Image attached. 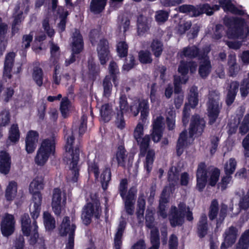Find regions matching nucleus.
Masks as SVG:
<instances>
[{"instance_id":"nucleus-54","label":"nucleus","mask_w":249,"mask_h":249,"mask_svg":"<svg viewBox=\"0 0 249 249\" xmlns=\"http://www.w3.org/2000/svg\"><path fill=\"white\" fill-rule=\"evenodd\" d=\"M237 165V162L235 159L231 158L225 163L224 170L226 175H231L234 172Z\"/></svg>"},{"instance_id":"nucleus-51","label":"nucleus","mask_w":249,"mask_h":249,"mask_svg":"<svg viewBox=\"0 0 249 249\" xmlns=\"http://www.w3.org/2000/svg\"><path fill=\"white\" fill-rule=\"evenodd\" d=\"M71 107V106L68 99L67 98H63L61 102L60 109L61 114L64 117L68 116Z\"/></svg>"},{"instance_id":"nucleus-38","label":"nucleus","mask_w":249,"mask_h":249,"mask_svg":"<svg viewBox=\"0 0 249 249\" xmlns=\"http://www.w3.org/2000/svg\"><path fill=\"white\" fill-rule=\"evenodd\" d=\"M188 103L192 108H195L198 103V93L197 88L193 87L190 89L188 96Z\"/></svg>"},{"instance_id":"nucleus-44","label":"nucleus","mask_w":249,"mask_h":249,"mask_svg":"<svg viewBox=\"0 0 249 249\" xmlns=\"http://www.w3.org/2000/svg\"><path fill=\"white\" fill-rule=\"evenodd\" d=\"M145 201L143 195L139 196L138 200V209L137 211V218L140 221L143 219L144 211L145 210Z\"/></svg>"},{"instance_id":"nucleus-5","label":"nucleus","mask_w":249,"mask_h":249,"mask_svg":"<svg viewBox=\"0 0 249 249\" xmlns=\"http://www.w3.org/2000/svg\"><path fill=\"white\" fill-rule=\"evenodd\" d=\"M90 36V41L93 45L98 42L97 52L100 63L102 65L105 64L110 56L108 41L106 39L101 38L98 32L96 30L91 31Z\"/></svg>"},{"instance_id":"nucleus-41","label":"nucleus","mask_w":249,"mask_h":249,"mask_svg":"<svg viewBox=\"0 0 249 249\" xmlns=\"http://www.w3.org/2000/svg\"><path fill=\"white\" fill-rule=\"evenodd\" d=\"M219 2L225 11L240 14V11L232 4L231 0H219Z\"/></svg>"},{"instance_id":"nucleus-23","label":"nucleus","mask_w":249,"mask_h":249,"mask_svg":"<svg viewBox=\"0 0 249 249\" xmlns=\"http://www.w3.org/2000/svg\"><path fill=\"white\" fill-rule=\"evenodd\" d=\"M97 105L100 107V113L102 119L105 122H108L114 114L112 105L109 103H105L100 105L98 103Z\"/></svg>"},{"instance_id":"nucleus-19","label":"nucleus","mask_w":249,"mask_h":249,"mask_svg":"<svg viewBox=\"0 0 249 249\" xmlns=\"http://www.w3.org/2000/svg\"><path fill=\"white\" fill-rule=\"evenodd\" d=\"M237 230L233 227H230L224 233V242L222 244L221 249H227L231 246L235 242L237 236Z\"/></svg>"},{"instance_id":"nucleus-58","label":"nucleus","mask_w":249,"mask_h":249,"mask_svg":"<svg viewBox=\"0 0 249 249\" xmlns=\"http://www.w3.org/2000/svg\"><path fill=\"white\" fill-rule=\"evenodd\" d=\"M178 178V171L176 167H172L168 171V180L170 183L174 185Z\"/></svg>"},{"instance_id":"nucleus-29","label":"nucleus","mask_w":249,"mask_h":249,"mask_svg":"<svg viewBox=\"0 0 249 249\" xmlns=\"http://www.w3.org/2000/svg\"><path fill=\"white\" fill-rule=\"evenodd\" d=\"M126 221L122 219L120 221L117 231L114 237V246L115 249H120L122 245V237L126 226Z\"/></svg>"},{"instance_id":"nucleus-60","label":"nucleus","mask_w":249,"mask_h":249,"mask_svg":"<svg viewBox=\"0 0 249 249\" xmlns=\"http://www.w3.org/2000/svg\"><path fill=\"white\" fill-rule=\"evenodd\" d=\"M117 51L120 57H124L126 55L128 51V46L124 41L119 42L117 46Z\"/></svg>"},{"instance_id":"nucleus-18","label":"nucleus","mask_w":249,"mask_h":249,"mask_svg":"<svg viewBox=\"0 0 249 249\" xmlns=\"http://www.w3.org/2000/svg\"><path fill=\"white\" fill-rule=\"evenodd\" d=\"M210 50L209 47H206V49L204 52L203 54H200L201 55L202 59L200 62L198 72L201 77H206L210 73L211 71V65L209 58L207 57V54L209 52Z\"/></svg>"},{"instance_id":"nucleus-27","label":"nucleus","mask_w":249,"mask_h":249,"mask_svg":"<svg viewBox=\"0 0 249 249\" xmlns=\"http://www.w3.org/2000/svg\"><path fill=\"white\" fill-rule=\"evenodd\" d=\"M136 191L130 190L125 198V209L126 213L132 215L134 211L135 196Z\"/></svg>"},{"instance_id":"nucleus-47","label":"nucleus","mask_w":249,"mask_h":249,"mask_svg":"<svg viewBox=\"0 0 249 249\" xmlns=\"http://www.w3.org/2000/svg\"><path fill=\"white\" fill-rule=\"evenodd\" d=\"M219 9V6L218 5H214V6L211 7L209 4H205L202 6H200L197 7V11L199 12V15L205 13L207 15H212L214 11H217Z\"/></svg>"},{"instance_id":"nucleus-28","label":"nucleus","mask_w":249,"mask_h":249,"mask_svg":"<svg viewBox=\"0 0 249 249\" xmlns=\"http://www.w3.org/2000/svg\"><path fill=\"white\" fill-rule=\"evenodd\" d=\"M206 47L204 49V51L206 49ZM201 52L198 53V48L195 46H189L184 48L183 50L179 53V55L181 57H186L188 58H193L197 56L199 54V58H201L200 54H203Z\"/></svg>"},{"instance_id":"nucleus-64","label":"nucleus","mask_w":249,"mask_h":249,"mask_svg":"<svg viewBox=\"0 0 249 249\" xmlns=\"http://www.w3.org/2000/svg\"><path fill=\"white\" fill-rule=\"evenodd\" d=\"M240 132L245 134L249 130V114L246 115L240 126Z\"/></svg>"},{"instance_id":"nucleus-11","label":"nucleus","mask_w":249,"mask_h":249,"mask_svg":"<svg viewBox=\"0 0 249 249\" xmlns=\"http://www.w3.org/2000/svg\"><path fill=\"white\" fill-rule=\"evenodd\" d=\"M67 196L65 192L59 188H55L53 190L52 207V209L56 215H60L65 207Z\"/></svg>"},{"instance_id":"nucleus-50","label":"nucleus","mask_w":249,"mask_h":249,"mask_svg":"<svg viewBox=\"0 0 249 249\" xmlns=\"http://www.w3.org/2000/svg\"><path fill=\"white\" fill-rule=\"evenodd\" d=\"M150 241L152 245L149 249H159L160 246V237L158 230L153 229L151 231Z\"/></svg>"},{"instance_id":"nucleus-56","label":"nucleus","mask_w":249,"mask_h":249,"mask_svg":"<svg viewBox=\"0 0 249 249\" xmlns=\"http://www.w3.org/2000/svg\"><path fill=\"white\" fill-rule=\"evenodd\" d=\"M104 93L105 97H108L111 92L112 85L111 82V77L107 76L103 81Z\"/></svg>"},{"instance_id":"nucleus-16","label":"nucleus","mask_w":249,"mask_h":249,"mask_svg":"<svg viewBox=\"0 0 249 249\" xmlns=\"http://www.w3.org/2000/svg\"><path fill=\"white\" fill-rule=\"evenodd\" d=\"M163 117L161 115L153 116V130L151 133L152 140L155 142L160 141L162 136Z\"/></svg>"},{"instance_id":"nucleus-63","label":"nucleus","mask_w":249,"mask_h":249,"mask_svg":"<svg viewBox=\"0 0 249 249\" xmlns=\"http://www.w3.org/2000/svg\"><path fill=\"white\" fill-rule=\"evenodd\" d=\"M218 202L216 200H214L212 201L209 211V218L211 220H213L215 218L218 212Z\"/></svg>"},{"instance_id":"nucleus-17","label":"nucleus","mask_w":249,"mask_h":249,"mask_svg":"<svg viewBox=\"0 0 249 249\" xmlns=\"http://www.w3.org/2000/svg\"><path fill=\"white\" fill-rule=\"evenodd\" d=\"M39 139L38 132L34 130L29 131L25 138V149L30 154L33 153L36 148Z\"/></svg>"},{"instance_id":"nucleus-35","label":"nucleus","mask_w":249,"mask_h":249,"mask_svg":"<svg viewBox=\"0 0 249 249\" xmlns=\"http://www.w3.org/2000/svg\"><path fill=\"white\" fill-rule=\"evenodd\" d=\"M7 25L3 23L0 18V56L5 51L6 44V38L5 34L7 32Z\"/></svg>"},{"instance_id":"nucleus-2","label":"nucleus","mask_w":249,"mask_h":249,"mask_svg":"<svg viewBox=\"0 0 249 249\" xmlns=\"http://www.w3.org/2000/svg\"><path fill=\"white\" fill-rule=\"evenodd\" d=\"M205 125V121L200 119L198 115L192 117L189 129V136H187V131H184L180 134L178 138L177 146V153L178 156L182 153L184 146L193 142V137L195 133L200 134L203 132Z\"/></svg>"},{"instance_id":"nucleus-3","label":"nucleus","mask_w":249,"mask_h":249,"mask_svg":"<svg viewBox=\"0 0 249 249\" xmlns=\"http://www.w3.org/2000/svg\"><path fill=\"white\" fill-rule=\"evenodd\" d=\"M44 188L43 178L37 176L32 181L29 185V192L33 195V201L31 203L30 211L32 217L36 219L40 213L42 196L40 191Z\"/></svg>"},{"instance_id":"nucleus-7","label":"nucleus","mask_w":249,"mask_h":249,"mask_svg":"<svg viewBox=\"0 0 249 249\" xmlns=\"http://www.w3.org/2000/svg\"><path fill=\"white\" fill-rule=\"evenodd\" d=\"M28 214L24 213L20 217V223L21 231L24 235L31 236L30 244H34L36 243V239L38 237L37 233L38 226L35 220L32 224Z\"/></svg>"},{"instance_id":"nucleus-53","label":"nucleus","mask_w":249,"mask_h":249,"mask_svg":"<svg viewBox=\"0 0 249 249\" xmlns=\"http://www.w3.org/2000/svg\"><path fill=\"white\" fill-rule=\"evenodd\" d=\"M151 48L154 55L156 57L160 56L163 50V45L161 42L158 40H154L151 43Z\"/></svg>"},{"instance_id":"nucleus-40","label":"nucleus","mask_w":249,"mask_h":249,"mask_svg":"<svg viewBox=\"0 0 249 249\" xmlns=\"http://www.w3.org/2000/svg\"><path fill=\"white\" fill-rule=\"evenodd\" d=\"M107 0H92L90 3V10L95 14L101 12L105 8Z\"/></svg>"},{"instance_id":"nucleus-12","label":"nucleus","mask_w":249,"mask_h":249,"mask_svg":"<svg viewBox=\"0 0 249 249\" xmlns=\"http://www.w3.org/2000/svg\"><path fill=\"white\" fill-rule=\"evenodd\" d=\"M101 213V209L100 207V203L98 201L93 203H88L83 208L81 218L83 222L86 225L89 224L91 221L92 217L94 216L98 218Z\"/></svg>"},{"instance_id":"nucleus-55","label":"nucleus","mask_w":249,"mask_h":249,"mask_svg":"<svg viewBox=\"0 0 249 249\" xmlns=\"http://www.w3.org/2000/svg\"><path fill=\"white\" fill-rule=\"evenodd\" d=\"M111 178V172L109 169L106 168L101 174V183L103 189L105 190L107 189L108 183Z\"/></svg>"},{"instance_id":"nucleus-31","label":"nucleus","mask_w":249,"mask_h":249,"mask_svg":"<svg viewBox=\"0 0 249 249\" xmlns=\"http://www.w3.org/2000/svg\"><path fill=\"white\" fill-rule=\"evenodd\" d=\"M239 88V84L235 81L230 83L228 87V94L226 99L227 104L228 105H231L234 101L237 92Z\"/></svg>"},{"instance_id":"nucleus-36","label":"nucleus","mask_w":249,"mask_h":249,"mask_svg":"<svg viewBox=\"0 0 249 249\" xmlns=\"http://www.w3.org/2000/svg\"><path fill=\"white\" fill-rule=\"evenodd\" d=\"M228 64L230 75L233 76L239 71L240 68L236 63L235 55L230 54L229 56Z\"/></svg>"},{"instance_id":"nucleus-46","label":"nucleus","mask_w":249,"mask_h":249,"mask_svg":"<svg viewBox=\"0 0 249 249\" xmlns=\"http://www.w3.org/2000/svg\"><path fill=\"white\" fill-rule=\"evenodd\" d=\"M20 8L18 7L16 8V15L14 16V20L12 24V32L13 33L17 32L18 28L17 27L23 20L22 17L23 9L19 10Z\"/></svg>"},{"instance_id":"nucleus-22","label":"nucleus","mask_w":249,"mask_h":249,"mask_svg":"<svg viewBox=\"0 0 249 249\" xmlns=\"http://www.w3.org/2000/svg\"><path fill=\"white\" fill-rule=\"evenodd\" d=\"M170 190L171 189L170 187H166L162 192L161 198L160 200L159 214L163 218H165L167 216V214L165 212V204L169 201Z\"/></svg>"},{"instance_id":"nucleus-10","label":"nucleus","mask_w":249,"mask_h":249,"mask_svg":"<svg viewBox=\"0 0 249 249\" xmlns=\"http://www.w3.org/2000/svg\"><path fill=\"white\" fill-rule=\"evenodd\" d=\"M76 229L75 224L71 221L68 216L64 217L60 228V233L62 236H68V241L66 243V249H73L74 247V235Z\"/></svg>"},{"instance_id":"nucleus-14","label":"nucleus","mask_w":249,"mask_h":249,"mask_svg":"<svg viewBox=\"0 0 249 249\" xmlns=\"http://www.w3.org/2000/svg\"><path fill=\"white\" fill-rule=\"evenodd\" d=\"M71 48L72 53L71 54L70 59L66 60L65 64L66 66H68L71 63L74 62L75 60L74 53H80L83 49L82 37L80 35L79 31L77 30H75L74 32L72 34Z\"/></svg>"},{"instance_id":"nucleus-15","label":"nucleus","mask_w":249,"mask_h":249,"mask_svg":"<svg viewBox=\"0 0 249 249\" xmlns=\"http://www.w3.org/2000/svg\"><path fill=\"white\" fill-rule=\"evenodd\" d=\"M16 220L13 214L5 213L1 218L0 230L2 235L9 236L12 235L15 230Z\"/></svg>"},{"instance_id":"nucleus-37","label":"nucleus","mask_w":249,"mask_h":249,"mask_svg":"<svg viewBox=\"0 0 249 249\" xmlns=\"http://www.w3.org/2000/svg\"><path fill=\"white\" fill-rule=\"evenodd\" d=\"M207 217L206 214L201 215L198 224L197 233L199 237H204L207 233Z\"/></svg>"},{"instance_id":"nucleus-6","label":"nucleus","mask_w":249,"mask_h":249,"mask_svg":"<svg viewBox=\"0 0 249 249\" xmlns=\"http://www.w3.org/2000/svg\"><path fill=\"white\" fill-rule=\"evenodd\" d=\"M178 207V210L175 206L172 207L171 209L170 221L171 225L173 227L181 225L184 222L185 215L189 221L193 219L192 211L189 207L186 208L184 203H180Z\"/></svg>"},{"instance_id":"nucleus-8","label":"nucleus","mask_w":249,"mask_h":249,"mask_svg":"<svg viewBox=\"0 0 249 249\" xmlns=\"http://www.w3.org/2000/svg\"><path fill=\"white\" fill-rule=\"evenodd\" d=\"M188 67L191 72L194 73L196 71L197 65L194 62H190L188 64L181 61L178 68V71L181 74L182 77L175 76L174 79L175 92L178 93L180 91V85L185 84L188 80L187 74L188 72Z\"/></svg>"},{"instance_id":"nucleus-1","label":"nucleus","mask_w":249,"mask_h":249,"mask_svg":"<svg viewBox=\"0 0 249 249\" xmlns=\"http://www.w3.org/2000/svg\"><path fill=\"white\" fill-rule=\"evenodd\" d=\"M77 130L69 131L66 134V142L65 145V153L64 160L69 168L67 180L70 183H75L79 177V149L77 145L74 144V135Z\"/></svg>"},{"instance_id":"nucleus-59","label":"nucleus","mask_w":249,"mask_h":249,"mask_svg":"<svg viewBox=\"0 0 249 249\" xmlns=\"http://www.w3.org/2000/svg\"><path fill=\"white\" fill-rule=\"evenodd\" d=\"M154 211L150 209H147L146 211L145 220L146 225L149 228H153L154 226Z\"/></svg>"},{"instance_id":"nucleus-43","label":"nucleus","mask_w":249,"mask_h":249,"mask_svg":"<svg viewBox=\"0 0 249 249\" xmlns=\"http://www.w3.org/2000/svg\"><path fill=\"white\" fill-rule=\"evenodd\" d=\"M43 222L45 228L47 230L53 229L55 227L54 219L48 212L43 213Z\"/></svg>"},{"instance_id":"nucleus-20","label":"nucleus","mask_w":249,"mask_h":249,"mask_svg":"<svg viewBox=\"0 0 249 249\" xmlns=\"http://www.w3.org/2000/svg\"><path fill=\"white\" fill-rule=\"evenodd\" d=\"M196 188L201 191L204 188L207 181L206 166L204 163H200L196 172Z\"/></svg>"},{"instance_id":"nucleus-39","label":"nucleus","mask_w":249,"mask_h":249,"mask_svg":"<svg viewBox=\"0 0 249 249\" xmlns=\"http://www.w3.org/2000/svg\"><path fill=\"white\" fill-rule=\"evenodd\" d=\"M32 76L33 80L36 85L39 87L42 85L43 72L41 68L37 66L34 67Z\"/></svg>"},{"instance_id":"nucleus-33","label":"nucleus","mask_w":249,"mask_h":249,"mask_svg":"<svg viewBox=\"0 0 249 249\" xmlns=\"http://www.w3.org/2000/svg\"><path fill=\"white\" fill-rule=\"evenodd\" d=\"M145 155V160L144 161V167L148 173H149L152 168L153 162L155 159V151L152 149H148L144 152L143 155Z\"/></svg>"},{"instance_id":"nucleus-32","label":"nucleus","mask_w":249,"mask_h":249,"mask_svg":"<svg viewBox=\"0 0 249 249\" xmlns=\"http://www.w3.org/2000/svg\"><path fill=\"white\" fill-rule=\"evenodd\" d=\"M149 29V20L146 18L141 16L138 18L137 32L139 36H143Z\"/></svg>"},{"instance_id":"nucleus-61","label":"nucleus","mask_w":249,"mask_h":249,"mask_svg":"<svg viewBox=\"0 0 249 249\" xmlns=\"http://www.w3.org/2000/svg\"><path fill=\"white\" fill-rule=\"evenodd\" d=\"M143 125L139 123L136 126L133 132V136L137 142L140 141V139L143 135Z\"/></svg>"},{"instance_id":"nucleus-26","label":"nucleus","mask_w":249,"mask_h":249,"mask_svg":"<svg viewBox=\"0 0 249 249\" xmlns=\"http://www.w3.org/2000/svg\"><path fill=\"white\" fill-rule=\"evenodd\" d=\"M126 151L123 146L118 147L112 158V162H116L119 166H124L126 160Z\"/></svg>"},{"instance_id":"nucleus-34","label":"nucleus","mask_w":249,"mask_h":249,"mask_svg":"<svg viewBox=\"0 0 249 249\" xmlns=\"http://www.w3.org/2000/svg\"><path fill=\"white\" fill-rule=\"evenodd\" d=\"M17 194V184L16 182L11 181L9 182L5 193V197L7 201L13 200Z\"/></svg>"},{"instance_id":"nucleus-45","label":"nucleus","mask_w":249,"mask_h":249,"mask_svg":"<svg viewBox=\"0 0 249 249\" xmlns=\"http://www.w3.org/2000/svg\"><path fill=\"white\" fill-rule=\"evenodd\" d=\"M93 157V155L91 154L89 155L88 171L89 174H93L95 178H97L99 174V168L94 160L93 161L91 160Z\"/></svg>"},{"instance_id":"nucleus-25","label":"nucleus","mask_w":249,"mask_h":249,"mask_svg":"<svg viewBox=\"0 0 249 249\" xmlns=\"http://www.w3.org/2000/svg\"><path fill=\"white\" fill-rule=\"evenodd\" d=\"M50 156H53L55 152V142L53 139L43 140L38 148Z\"/></svg>"},{"instance_id":"nucleus-62","label":"nucleus","mask_w":249,"mask_h":249,"mask_svg":"<svg viewBox=\"0 0 249 249\" xmlns=\"http://www.w3.org/2000/svg\"><path fill=\"white\" fill-rule=\"evenodd\" d=\"M169 17V13L165 11L160 10L156 12V20L159 23H163L166 21Z\"/></svg>"},{"instance_id":"nucleus-52","label":"nucleus","mask_w":249,"mask_h":249,"mask_svg":"<svg viewBox=\"0 0 249 249\" xmlns=\"http://www.w3.org/2000/svg\"><path fill=\"white\" fill-rule=\"evenodd\" d=\"M140 139V141L137 142L140 147L141 155H143L144 152L147 151V150L150 141V137L149 135H146L143 138L141 137Z\"/></svg>"},{"instance_id":"nucleus-57","label":"nucleus","mask_w":249,"mask_h":249,"mask_svg":"<svg viewBox=\"0 0 249 249\" xmlns=\"http://www.w3.org/2000/svg\"><path fill=\"white\" fill-rule=\"evenodd\" d=\"M220 170L217 168L213 169L209 173V178L208 179L209 184L214 186L219 180Z\"/></svg>"},{"instance_id":"nucleus-48","label":"nucleus","mask_w":249,"mask_h":249,"mask_svg":"<svg viewBox=\"0 0 249 249\" xmlns=\"http://www.w3.org/2000/svg\"><path fill=\"white\" fill-rule=\"evenodd\" d=\"M179 12L183 13H188L191 17L199 16V12L197 11V7H195L191 5H182L179 7Z\"/></svg>"},{"instance_id":"nucleus-30","label":"nucleus","mask_w":249,"mask_h":249,"mask_svg":"<svg viewBox=\"0 0 249 249\" xmlns=\"http://www.w3.org/2000/svg\"><path fill=\"white\" fill-rule=\"evenodd\" d=\"M20 139V132L17 124H12L9 130L7 142L17 143Z\"/></svg>"},{"instance_id":"nucleus-13","label":"nucleus","mask_w":249,"mask_h":249,"mask_svg":"<svg viewBox=\"0 0 249 249\" xmlns=\"http://www.w3.org/2000/svg\"><path fill=\"white\" fill-rule=\"evenodd\" d=\"M129 110L134 116L138 115L141 110V118L142 122L145 123L149 115V104L147 100H135L130 105Z\"/></svg>"},{"instance_id":"nucleus-9","label":"nucleus","mask_w":249,"mask_h":249,"mask_svg":"<svg viewBox=\"0 0 249 249\" xmlns=\"http://www.w3.org/2000/svg\"><path fill=\"white\" fill-rule=\"evenodd\" d=\"M221 104L219 102V95L215 91H212L209 95L207 103V110L209 117V123L213 124L216 121L221 108Z\"/></svg>"},{"instance_id":"nucleus-42","label":"nucleus","mask_w":249,"mask_h":249,"mask_svg":"<svg viewBox=\"0 0 249 249\" xmlns=\"http://www.w3.org/2000/svg\"><path fill=\"white\" fill-rule=\"evenodd\" d=\"M249 247V230L241 235L236 249H248Z\"/></svg>"},{"instance_id":"nucleus-4","label":"nucleus","mask_w":249,"mask_h":249,"mask_svg":"<svg viewBox=\"0 0 249 249\" xmlns=\"http://www.w3.org/2000/svg\"><path fill=\"white\" fill-rule=\"evenodd\" d=\"M224 21L228 27L227 36L229 38H244L248 36L249 29L242 19L239 18H225Z\"/></svg>"},{"instance_id":"nucleus-24","label":"nucleus","mask_w":249,"mask_h":249,"mask_svg":"<svg viewBox=\"0 0 249 249\" xmlns=\"http://www.w3.org/2000/svg\"><path fill=\"white\" fill-rule=\"evenodd\" d=\"M15 57V54L14 53H10L6 55L3 70V77L5 79L11 78V71Z\"/></svg>"},{"instance_id":"nucleus-21","label":"nucleus","mask_w":249,"mask_h":249,"mask_svg":"<svg viewBox=\"0 0 249 249\" xmlns=\"http://www.w3.org/2000/svg\"><path fill=\"white\" fill-rule=\"evenodd\" d=\"M11 158L6 151H0V173L4 175H7L11 168Z\"/></svg>"},{"instance_id":"nucleus-49","label":"nucleus","mask_w":249,"mask_h":249,"mask_svg":"<svg viewBox=\"0 0 249 249\" xmlns=\"http://www.w3.org/2000/svg\"><path fill=\"white\" fill-rule=\"evenodd\" d=\"M50 156H51L45 152L38 149L35 158V162L38 165L42 166L47 162Z\"/></svg>"}]
</instances>
